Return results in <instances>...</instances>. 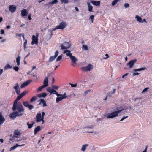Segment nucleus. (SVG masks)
I'll use <instances>...</instances> for the list:
<instances>
[{
	"instance_id": "obj_2",
	"label": "nucleus",
	"mask_w": 152,
	"mask_h": 152,
	"mask_svg": "<svg viewBox=\"0 0 152 152\" xmlns=\"http://www.w3.org/2000/svg\"><path fill=\"white\" fill-rule=\"evenodd\" d=\"M63 53H66V56H69L70 57L72 62V65L73 66H75L76 64V62L78 61L77 58L73 56L71 53L70 51L68 50H65L63 52Z\"/></svg>"
},
{
	"instance_id": "obj_31",
	"label": "nucleus",
	"mask_w": 152,
	"mask_h": 152,
	"mask_svg": "<svg viewBox=\"0 0 152 152\" xmlns=\"http://www.w3.org/2000/svg\"><path fill=\"white\" fill-rule=\"evenodd\" d=\"M12 68V66L9 64L6 65L4 68V70H7L9 69H11Z\"/></svg>"
},
{
	"instance_id": "obj_36",
	"label": "nucleus",
	"mask_w": 152,
	"mask_h": 152,
	"mask_svg": "<svg viewBox=\"0 0 152 152\" xmlns=\"http://www.w3.org/2000/svg\"><path fill=\"white\" fill-rule=\"evenodd\" d=\"M58 2L57 0H54L52 2H49L50 4H56Z\"/></svg>"
},
{
	"instance_id": "obj_33",
	"label": "nucleus",
	"mask_w": 152,
	"mask_h": 152,
	"mask_svg": "<svg viewBox=\"0 0 152 152\" xmlns=\"http://www.w3.org/2000/svg\"><path fill=\"white\" fill-rule=\"evenodd\" d=\"M145 69V68H141L138 69H135L134 70V71L135 72H137L143 70Z\"/></svg>"
},
{
	"instance_id": "obj_16",
	"label": "nucleus",
	"mask_w": 152,
	"mask_h": 152,
	"mask_svg": "<svg viewBox=\"0 0 152 152\" xmlns=\"http://www.w3.org/2000/svg\"><path fill=\"white\" fill-rule=\"evenodd\" d=\"M42 118L41 114L40 113H37L36 116V121L37 122H39Z\"/></svg>"
},
{
	"instance_id": "obj_13",
	"label": "nucleus",
	"mask_w": 152,
	"mask_h": 152,
	"mask_svg": "<svg viewBox=\"0 0 152 152\" xmlns=\"http://www.w3.org/2000/svg\"><path fill=\"white\" fill-rule=\"evenodd\" d=\"M59 52L58 50H57L56 51L55 55L54 56H51L49 58V61L50 62H52L54 60H55V59L56 58Z\"/></svg>"
},
{
	"instance_id": "obj_52",
	"label": "nucleus",
	"mask_w": 152,
	"mask_h": 152,
	"mask_svg": "<svg viewBox=\"0 0 152 152\" xmlns=\"http://www.w3.org/2000/svg\"><path fill=\"white\" fill-rule=\"evenodd\" d=\"M128 74H129V73H126L124 75L122 76V78H125V76H127L128 75Z\"/></svg>"
},
{
	"instance_id": "obj_28",
	"label": "nucleus",
	"mask_w": 152,
	"mask_h": 152,
	"mask_svg": "<svg viewBox=\"0 0 152 152\" xmlns=\"http://www.w3.org/2000/svg\"><path fill=\"white\" fill-rule=\"evenodd\" d=\"M20 57L19 56H18L16 58V62L17 63V65L18 66L20 65Z\"/></svg>"
},
{
	"instance_id": "obj_9",
	"label": "nucleus",
	"mask_w": 152,
	"mask_h": 152,
	"mask_svg": "<svg viewBox=\"0 0 152 152\" xmlns=\"http://www.w3.org/2000/svg\"><path fill=\"white\" fill-rule=\"evenodd\" d=\"M137 61V60L136 59L131 60L127 64V66H128L129 68H132L133 67L134 64H135Z\"/></svg>"
},
{
	"instance_id": "obj_38",
	"label": "nucleus",
	"mask_w": 152,
	"mask_h": 152,
	"mask_svg": "<svg viewBox=\"0 0 152 152\" xmlns=\"http://www.w3.org/2000/svg\"><path fill=\"white\" fill-rule=\"evenodd\" d=\"M37 99V97L36 96L33 97L30 100V102H33L35 101Z\"/></svg>"
},
{
	"instance_id": "obj_14",
	"label": "nucleus",
	"mask_w": 152,
	"mask_h": 152,
	"mask_svg": "<svg viewBox=\"0 0 152 152\" xmlns=\"http://www.w3.org/2000/svg\"><path fill=\"white\" fill-rule=\"evenodd\" d=\"M16 9V7L14 5H10L9 8V11L11 13H13L15 12Z\"/></svg>"
},
{
	"instance_id": "obj_46",
	"label": "nucleus",
	"mask_w": 152,
	"mask_h": 152,
	"mask_svg": "<svg viewBox=\"0 0 152 152\" xmlns=\"http://www.w3.org/2000/svg\"><path fill=\"white\" fill-rule=\"evenodd\" d=\"M13 69L16 71H18L19 69V67L18 66H15L13 67Z\"/></svg>"
},
{
	"instance_id": "obj_39",
	"label": "nucleus",
	"mask_w": 152,
	"mask_h": 152,
	"mask_svg": "<svg viewBox=\"0 0 152 152\" xmlns=\"http://www.w3.org/2000/svg\"><path fill=\"white\" fill-rule=\"evenodd\" d=\"M27 44V41L26 40H25V41L23 44V47L24 49H25L26 48V46Z\"/></svg>"
},
{
	"instance_id": "obj_25",
	"label": "nucleus",
	"mask_w": 152,
	"mask_h": 152,
	"mask_svg": "<svg viewBox=\"0 0 152 152\" xmlns=\"http://www.w3.org/2000/svg\"><path fill=\"white\" fill-rule=\"evenodd\" d=\"M41 130V129L40 126H38L36 127L34 130V134L35 135L37 134V133L39 131Z\"/></svg>"
},
{
	"instance_id": "obj_58",
	"label": "nucleus",
	"mask_w": 152,
	"mask_h": 152,
	"mask_svg": "<svg viewBox=\"0 0 152 152\" xmlns=\"http://www.w3.org/2000/svg\"><path fill=\"white\" fill-rule=\"evenodd\" d=\"M141 21H142V22H141V23H143L144 22L147 23V21H146V20L145 19H143L142 20V19Z\"/></svg>"
},
{
	"instance_id": "obj_45",
	"label": "nucleus",
	"mask_w": 152,
	"mask_h": 152,
	"mask_svg": "<svg viewBox=\"0 0 152 152\" xmlns=\"http://www.w3.org/2000/svg\"><path fill=\"white\" fill-rule=\"evenodd\" d=\"M128 118V116H123L121 119L120 120V121H121L124 120V119H126Z\"/></svg>"
},
{
	"instance_id": "obj_35",
	"label": "nucleus",
	"mask_w": 152,
	"mask_h": 152,
	"mask_svg": "<svg viewBox=\"0 0 152 152\" xmlns=\"http://www.w3.org/2000/svg\"><path fill=\"white\" fill-rule=\"evenodd\" d=\"M45 87V86H43V85L39 87L38 88L37 91L38 92L40 91L42 89H43Z\"/></svg>"
},
{
	"instance_id": "obj_49",
	"label": "nucleus",
	"mask_w": 152,
	"mask_h": 152,
	"mask_svg": "<svg viewBox=\"0 0 152 152\" xmlns=\"http://www.w3.org/2000/svg\"><path fill=\"white\" fill-rule=\"evenodd\" d=\"M105 56H106V57H104L103 58V59H107L109 57V56L108 54H106Z\"/></svg>"
},
{
	"instance_id": "obj_43",
	"label": "nucleus",
	"mask_w": 152,
	"mask_h": 152,
	"mask_svg": "<svg viewBox=\"0 0 152 152\" xmlns=\"http://www.w3.org/2000/svg\"><path fill=\"white\" fill-rule=\"evenodd\" d=\"M48 32L50 33V35H53V31L51 30V29H50L48 30Z\"/></svg>"
},
{
	"instance_id": "obj_29",
	"label": "nucleus",
	"mask_w": 152,
	"mask_h": 152,
	"mask_svg": "<svg viewBox=\"0 0 152 152\" xmlns=\"http://www.w3.org/2000/svg\"><path fill=\"white\" fill-rule=\"evenodd\" d=\"M13 88L15 89V91L20 89L18 83H15L13 87Z\"/></svg>"
},
{
	"instance_id": "obj_34",
	"label": "nucleus",
	"mask_w": 152,
	"mask_h": 152,
	"mask_svg": "<svg viewBox=\"0 0 152 152\" xmlns=\"http://www.w3.org/2000/svg\"><path fill=\"white\" fill-rule=\"evenodd\" d=\"M69 0H61V3H64L65 4H66L68 3Z\"/></svg>"
},
{
	"instance_id": "obj_51",
	"label": "nucleus",
	"mask_w": 152,
	"mask_h": 152,
	"mask_svg": "<svg viewBox=\"0 0 152 152\" xmlns=\"http://www.w3.org/2000/svg\"><path fill=\"white\" fill-rule=\"evenodd\" d=\"M94 18V15H91L90 16V19L92 20V22H93Z\"/></svg>"
},
{
	"instance_id": "obj_11",
	"label": "nucleus",
	"mask_w": 152,
	"mask_h": 152,
	"mask_svg": "<svg viewBox=\"0 0 152 152\" xmlns=\"http://www.w3.org/2000/svg\"><path fill=\"white\" fill-rule=\"evenodd\" d=\"M23 104L24 106L28 107L30 110L34 108V106L31 105L29 104L28 102L27 101L23 102Z\"/></svg>"
},
{
	"instance_id": "obj_8",
	"label": "nucleus",
	"mask_w": 152,
	"mask_h": 152,
	"mask_svg": "<svg viewBox=\"0 0 152 152\" xmlns=\"http://www.w3.org/2000/svg\"><path fill=\"white\" fill-rule=\"evenodd\" d=\"M93 69L92 65L91 64H89L86 67H82V69L84 71H90Z\"/></svg>"
},
{
	"instance_id": "obj_48",
	"label": "nucleus",
	"mask_w": 152,
	"mask_h": 152,
	"mask_svg": "<svg viewBox=\"0 0 152 152\" xmlns=\"http://www.w3.org/2000/svg\"><path fill=\"white\" fill-rule=\"evenodd\" d=\"M124 7L126 8H128L129 7V4L128 3H125L124 5Z\"/></svg>"
},
{
	"instance_id": "obj_30",
	"label": "nucleus",
	"mask_w": 152,
	"mask_h": 152,
	"mask_svg": "<svg viewBox=\"0 0 152 152\" xmlns=\"http://www.w3.org/2000/svg\"><path fill=\"white\" fill-rule=\"evenodd\" d=\"M135 18L136 19L137 21H138L139 23H141L142 22V18L140 16L138 15H136L135 17Z\"/></svg>"
},
{
	"instance_id": "obj_56",
	"label": "nucleus",
	"mask_w": 152,
	"mask_h": 152,
	"mask_svg": "<svg viewBox=\"0 0 152 152\" xmlns=\"http://www.w3.org/2000/svg\"><path fill=\"white\" fill-rule=\"evenodd\" d=\"M90 91V90H88L87 91H86L84 93V94L85 95H86V94H87V93L89 92V91Z\"/></svg>"
},
{
	"instance_id": "obj_5",
	"label": "nucleus",
	"mask_w": 152,
	"mask_h": 152,
	"mask_svg": "<svg viewBox=\"0 0 152 152\" xmlns=\"http://www.w3.org/2000/svg\"><path fill=\"white\" fill-rule=\"evenodd\" d=\"M57 96V97L56 100V103H58L59 101L64 99L67 98V96H66V94L65 92L63 94H58Z\"/></svg>"
},
{
	"instance_id": "obj_12",
	"label": "nucleus",
	"mask_w": 152,
	"mask_h": 152,
	"mask_svg": "<svg viewBox=\"0 0 152 152\" xmlns=\"http://www.w3.org/2000/svg\"><path fill=\"white\" fill-rule=\"evenodd\" d=\"M32 41L31 42V44L34 45L36 44L37 45L38 43V38L37 37L34 35H33L32 36Z\"/></svg>"
},
{
	"instance_id": "obj_7",
	"label": "nucleus",
	"mask_w": 152,
	"mask_h": 152,
	"mask_svg": "<svg viewBox=\"0 0 152 152\" xmlns=\"http://www.w3.org/2000/svg\"><path fill=\"white\" fill-rule=\"evenodd\" d=\"M46 90L48 92L50 93V95H51L52 94H56L57 96L59 94L56 90H55L54 89H52V88L50 87H48L47 88Z\"/></svg>"
},
{
	"instance_id": "obj_50",
	"label": "nucleus",
	"mask_w": 152,
	"mask_h": 152,
	"mask_svg": "<svg viewBox=\"0 0 152 152\" xmlns=\"http://www.w3.org/2000/svg\"><path fill=\"white\" fill-rule=\"evenodd\" d=\"M16 91V94H17V95H19L20 94V89L16 91Z\"/></svg>"
},
{
	"instance_id": "obj_17",
	"label": "nucleus",
	"mask_w": 152,
	"mask_h": 152,
	"mask_svg": "<svg viewBox=\"0 0 152 152\" xmlns=\"http://www.w3.org/2000/svg\"><path fill=\"white\" fill-rule=\"evenodd\" d=\"M25 145V144H23L21 145H18V144H16L15 145H14L10 148V151L15 149L17 147H18L23 146Z\"/></svg>"
},
{
	"instance_id": "obj_61",
	"label": "nucleus",
	"mask_w": 152,
	"mask_h": 152,
	"mask_svg": "<svg viewBox=\"0 0 152 152\" xmlns=\"http://www.w3.org/2000/svg\"><path fill=\"white\" fill-rule=\"evenodd\" d=\"M44 118H42L41 119V121H42V124H43L44 122Z\"/></svg>"
},
{
	"instance_id": "obj_47",
	"label": "nucleus",
	"mask_w": 152,
	"mask_h": 152,
	"mask_svg": "<svg viewBox=\"0 0 152 152\" xmlns=\"http://www.w3.org/2000/svg\"><path fill=\"white\" fill-rule=\"evenodd\" d=\"M58 86H53L52 87V88L53 89H56L57 90L58 88Z\"/></svg>"
},
{
	"instance_id": "obj_23",
	"label": "nucleus",
	"mask_w": 152,
	"mask_h": 152,
	"mask_svg": "<svg viewBox=\"0 0 152 152\" xmlns=\"http://www.w3.org/2000/svg\"><path fill=\"white\" fill-rule=\"evenodd\" d=\"M47 95V94L46 93L44 92L37 94V96L38 97L40 98H44Z\"/></svg>"
},
{
	"instance_id": "obj_20",
	"label": "nucleus",
	"mask_w": 152,
	"mask_h": 152,
	"mask_svg": "<svg viewBox=\"0 0 152 152\" xmlns=\"http://www.w3.org/2000/svg\"><path fill=\"white\" fill-rule=\"evenodd\" d=\"M91 2L94 5L96 6H99L100 4V2L99 1H94L91 0Z\"/></svg>"
},
{
	"instance_id": "obj_53",
	"label": "nucleus",
	"mask_w": 152,
	"mask_h": 152,
	"mask_svg": "<svg viewBox=\"0 0 152 152\" xmlns=\"http://www.w3.org/2000/svg\"><path fill=\"white\" fill-rule=\"evenodd\" d=\"M57 29H58V27L57 26L55 27V28H53V29H52L51 30L53 31H56V30H57Z\"/></svg>"
},
{
	"instance_id": "obj_54",
	"label": "nucleus",
	"mask_w": 152,
	"mask_h": 152,
	"mask_svg": "<svg viewBox=\"0 0 152 152\" xmlns=\"http://www.w3.org/2000/svg\"><path fill=\"white\" fill-rule=\"evenodd\" d=\"M31 14H29L28 16V19L29 20H31L32 18H31Z\"/></svg>"
},
{
	"instance_id": "obj_26",
	"label": "nucleus",
	"mask_w": 152,
	"mask_h": 152,
	"mask_svg": "<svg viewBox=\"0 0 152 152\" xmlns=\"http://www.w3.org/2000/svg\"><path fill=\"white\" fill-rule=\"evenodd\" d=\"M87 4L88 5V11L90 12H93V7L91 5L90 3L89 2H87Z\"/></svg>"
},
{
	"instance_id": "obj_3",
	"label": "nucleus",
	"mask_w": 152,
	"mask_h": 152,
	"mask_svg": "<svg viewBox=\"0 0 152 152\" xmlns=\"http://www.w3.org/2000/svg\"><path fill=\"white\" fill-rule=\"evenodd\" d=\"M124 109H122L121 110H118L117 111H114L110 113L106 114L104 115V116L107 117L108 119H112L113 118H115V117H117L118 115V113L122 112Z\"/></svg>"
},
{
	"instance_id": "obj_44",
	"label": "nucleus",
	"mask_w": 152,
	"mask_h": 152,
	"mask_svg": "<svg viewBox=\"0 0 152 152\" xmlns=\"http://www.w3.org/2000/svg\"><path fill=\"white\" fill-rule=\"evenodd\" d=\"M149 88L148 87H147V88H145L143 90L142 93H144V92H145L147 91L148 90Z\"/></svg>"
},
{
	"instance_id": "obj_27",
	"label": "nucleus",
	"mask_w": 152,
	"mask_h": 152,
	"mask_svg": "<svg viewBox=\"0 0 152 152\" xmlns=\"http://www.w3.org/2000/svg\"><path fill=\"white\" fill-rule=\"evenodd\" d=\"M5 121V119L1 115V114L0 113V125L1 124L4 123Z\"/></svg>"
},
{
	"instance_id": "obj_37",
	"label": "nucleus",
	"mask_w": 152,
	"mask_h": 152,
	"mask_svg": "<svg viewBox=\"0 0 152 152\" xmlns=\"http://www.w3.org/2000/svg\"><path fill=\"white\" fill-rule=\"evenodd\" d=\"M27 125L28 126V128L29 129H31L33 127L32 124H30L29 123V122H28L27 123Z\"/></svg>"
},
{
	"instance_id": "obj_62",
	"label": "nucleus",
	"mask_w": 152,
	"mask_h": 152,
	"mask_svg": "<svg viewBox=\"0 0 152 152\" xmlns=\"http://www.w3.org/2000/svg\"><path fill=\"white\" fill-rule=\"evenodd\" d=\"M1 34H3L4 33V31L3 30H1Z\"/></svg>"
},
{
	"instance_id": "obj_55",
	"label": "nucleus",
	"mask_w": 152,
	"mask_h": 152,
	"mask_svg": "<svg viewBox=\"0 0 152 152\" xmlns=\"http://www.w3.org/2000/svg\"><path fill=\"white\" fill-rule=\"evenodd\" d=\"M139 74V73L137 72H134L133 74V76H135L137 75H138Z\"/></svg>"
},
{
	"instance_id": "obj_40",
	"label": "nucleus",
	"mask_w": 152,
	"mask_h": 152,
	"mask_svg": "<svg viewBox=\"0 0 152 152\" xmlns=\"http://www.w3.org/2000/svg\"><path fill=\"white\" fill-rule=\"evenodd\" d=\"M62 58V55H60L56 59V61H60L61 59Z\"/></svg>"
},
{
	"instance_id": "obj_60",
	"label": "nucleus",
	"mask_w": 152,
	"mask_h": 152,
	"mask_svg": "<svg viewBox=\"0 0 152 152\" xmlns=\"http://www.w3.org/2000/svg\"><path fill=\"white\" fill-rule=\"evenodd\" d=\"M45 113L44 112H43L42 113V118H44V116L45 115Z\"/></svg>"
},
{
	"instance_id": "obj_63",
	"label": "nucleus",
	"mask_w": 152,
	"mask_h": 152,
	"mask_svg": "<svg viewBox=\"0 0 152 152\" xmlns=\"http://www.w3.org/2000/svg\"><path fill=\"white\" fill-rule=\"evenodd\" d=\"M147 147H148L147 146H146L145 150L144 151H143L142 152H147Z\"/></svg>"
},
{
	"instance_id": "obj_59",
	"label": "nucleus",
	"mask_w": 152,
	"mask_h": 152,
	"mask_svg": "<svg viewBox=\"0 0 152 152\" xmlns=\"http://www.w3.org/2000/svg\"><path fill=\"white\" fill-rule=\"evenodd\" d=\"M3 70L2 69H0V75L3 73Z\"/></svg>"
},
{
	"instance_id": "obj_19",
	"label": "nucleus",
	"mask_w": 152,
	"mask_h": 152,
	"mask_svg": "<svg viewBox=\"0 0 152 152\" xmlns=\"http://www.w3.org/2000/svg\"><path fill=\"white\" fill-rule=\"evenodd\" d=\"M28 12L26 9H23L21 11V15L23 17L27 15Z\"/></svg>"
},
{
	"instance_id": "obj_32",
	"label": "nucleus",
	"mask_w": 152,
	"mask_h": 152,
	"mask_svg": "<svg viewBox=\"0 0 152 152\" xmlns=\"http://www.w3.org/2000/svg\"><path fill=\"white\" fill-rule=\"evenodd\" d=\"M120 1V0H114L112 3V5L113 6L115 5L117 3Z\"/></svg>"
},
{
	"instance_id": "obj_64",
	"label": "nucleus",
	"mask_w": 152,
	"mask_h": 152,
	"mask_svg": "<svg viewBox=\"0 0 152 152\" xmlns=\"http://www.w3.org/2000/svg\"><path fill=\"white\" fill-rule=\"evenodd\" d=\"M75 9L77 11H78L79 10L78 8L77 7H75Z\"/></svg>"
},
{
	"instance_id": "obj_6",
	"label": "nucleus",
	"mask_w": 152,
	"mask_h": 152,
	"mask_svg": "<svg viewBox=\"0 0 152 152\" xmlns=\"http://www.w3.org/2000/svg\"><path fill=\"white\" fill-rule=\"evenodd\" d=\"M71 47L70 45L67 42H64L61 45V47L62 50L68 49Z\"/></svg>"
},
{
	"instance_id": "obj_57",
	"label": "nucleus",
	"mask_w": 152,
	"mask_h": 152,
	"mask_svg": "<svg viewBox=\"0 0 152 152\" xmlns=\"http://www.w3.org/2000/svg\"><path fill=\"white\" fill-rule=\"evenodd\" d=\"M21 35H22V33H21V34L16 33V36H17L18 37H20V36H21Z\"/></svg>"
},
{
	"instance_id": "obj_18",
	"label": "nucleus",
	"mask_w": 152,
	"mask_h": 152,
	"mask_svg": "<svg viewBox=\"0 0 152 152\" xmlns=\"http://www.w3.org/2000/svg\"><path fill=\"white\" fill-rule=\"evenodd\" d=\"M31 81L28 80L27 81L23 83L21 86L20 87L21 88H23L27 86L31 82Z\"/></svg>"
},
{
	"instance_id": "obj_15",
	"label": "nucleus",
	"mask_w": 152,
	"mask_h": 152,
	"mask_svg": "<svg viewBox=\"0 0 152 152\" xmlns=\"http://www.w3.org/2000/svg\"><path fill=\"white\" fill-rule=\"evenodd\" d=\"M20 135V131L18 130H15L14 132V137L17 138H19Z\"/></svg>"
},
{
	"instance_id": "obj_10",
	"label": "nucleus",
	"mask_w": 152,
	"mask_h": 152,
	"mask_svg": "<svg viewBox=\"0 0 152 152\" xmlns=\"http://www.w3.org/2000/svg\"><path fill=\"white\" fill-rule=\"evenodd\" d=\"M57 26L58 29L63 30L66 26V23L65 22L63 21L60 23L59 25Z\"/></svg>"
},
{
	"instance_id": "obj_1",
	"label": "nucleus",
	"mask_w": 152,
	"mask_h": 152,
	"mask_svg": "<svg viewBox=\"0 0 152 152\" xmlns=\"http://www.w3.org/2000/svg\"><path fill=\"white\" fill-rule=\"evenodd\" d=\"M12 110L14 111L10 115V117L12 119L15 118L16 116L23 115V113L24 110L22 104L20 102H18V104L17 105L15 108H14V104H13Z\"/></svg>"
},
{
	"instance_id": "obj_42",
	"label": "nucleus",
	"mask_w": 152,
	"mask_h": 152,
	"mask_svg": "<svg viewBox=\"0 0 152 152\" xmlns=\"http://www.w3.org/2000/svg\"><path fill=\"white\" fill-rule=\"evenodd\" d=\"M69 84L71 85L72 87H75L77 86V83H76L75 84H72L70 83H69Z\"/></svg>"
},
{
	"instance_id": "obj_24",
	"label": "nucleus",
	"mask_w": 152,
	"mask_h": 152,
	"mask_svg": "<svg viewBox=\"0 0 152 152\" xmlns=\"http://www.w3.org/2000/svg\"><path fill=\"white\" fill-rule=\"evenodd\" d=\"M89 145L88 144H86L82 146L81 150L83 152H84L86 150L87 147H88Z\"/></svg>"
},
{
	"instance_id": "obj_22",
	"label": "nucleus",
	"mask_w": 152,
	"mask_h": 152,
	"mask_svg": "<svg viewBox=\"0 0 152 152\" xmlns=\"http://www.w3.org/2000/svg\"><path fill=\"white\" fill-rule=\"evenodd\" d=\"M48 77H46L45 78L44 81L43 82V86L46 87L48 86Z\"/></svg>"
},
{
	"instance_id": "obj_4",
	"label": "nucleus",
	"mask_w": 152,
	"mask_h": 152,
	"mask_svg": "<svg viewBox=\"0 0 152 152\" xmlns=\"http://www.w3.org/2000/svg\"><path fill=\"white\" fill-rule=\"evenodd\" d=\"M27 93V91H25L21 94H20L19 96L17 97L15 100L14 102V108H15L17 106V105L18 104V101L20 100L22 97H23Z\"/></svg>"
},
{
	"instance_id": "obj_21",
	"label": "nucleus",
	"mask_w": 152,
	"mask_h": 152,
	"mask_svg": "<svg viewBox=\"0 0 152 152\" xmlns=\"http://www.w3.org/2000/svg\"><path fill=\"white\" fill-rule=\"evenodd\" d=\"M41 104H43V107H44L47 106V105L46 104L45 101L43 99H41L40 100V102L39 104L41 105Z\"/></svg>"
},
{
	"instance_id": "obj_41",
	"label": "nucleus",
	"mask_w": 152,
	"mask_h": 152,
	"mask_svg": "<svg viewBox=\"0 0 152 152\" xmlns=\"http://www.w3.org/2000/svg\"><path fill=\"white\" fill-rule=\"evenodd\" d=\"M83 49L84 50H88V47L86 45H83Z\"/></svg>"
}]
</instances>
